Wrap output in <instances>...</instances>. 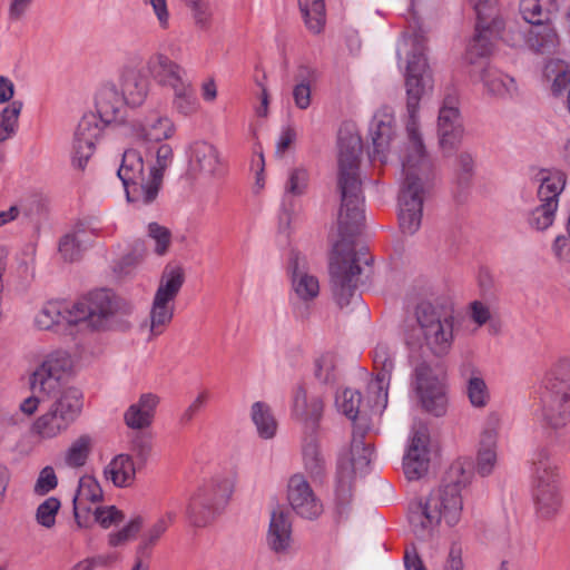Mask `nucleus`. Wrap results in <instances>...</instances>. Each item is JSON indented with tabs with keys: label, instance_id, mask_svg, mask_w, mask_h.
Returning a JSON list of instances; mask_svg holds the SVG:
<instances>
[{
	"label": "nucleus",
	"instance_id": "obj_32",
	"mask_svg": "<svg viewBox=\"0 0 570 570\" xmlns=\"http://www.w3.org/2000/svg\"><path fill=\"white\" fill-rule=\"evenodd\" d=\"M138 465L130 454H118L105 468V476L118 488L130 487L136 479Z\"/></svg>",
	"mask_w": 570,
	"mask_h": 570
},
{
	"label": "nucleus",
	"instance_id": "obj_14",
	"mask_svg": "<svg viewBox=\"0 0 570 570\" xmlns=\"http://www.w3.org/2000/svg\"><path fill=\"white\" fill-rule=\"evenodd\" d=\"M415 390L424 411L436 417L446 413L448 397L444 385L432 375V370L425 362L415 366Z\"/></svg>",
	"mask_w": 570,
	"mask_h": 570
},
{
	"label": "nucleus",
	"instance_id": "obj_64",
	"mask_svg": "<svg viewBox=\"0 0 570 570\" xmlns=\"http://www.w3.org/2000/svg\"><path fill=\"white\" fill-rule=\"evenodd\" d=\"M404 563L406 570H426L416 548L413 544L407 547L405 550Z\"/></svg>",
	"mask_w": 570,
	"mask_h": 570
},
{
	"label": "nucleus",
	"instance_id": "obj_51",
	"mask_svg": "<svg viewBox=\"0 0 570 570\" xmlns=\"http://www.w3.org/2000/svg\"><path fill=\"white\" fill-rule=\"evenodd\" d=\"M468 396L473 406H485L489 400V393L483 379L474 376L469 380Z\"/></svg>",
	"mask_w": 570,
	"mask_h": 570
},
{
	"label": "nucleus",
	"instance_id": "obj_36",
	"mask_svg": "<svg viewBox=\"0 0 570 570\" xmlns=\"http://www.w3.org/2000/svg\"><path fill=\"white\" fill-rule=\"evenodd\" d=\"M480 78L491 95L503 98L512 97L517 92L514 79L498 69L491 67L482 68Z\"/></svg>",
	"mask_w": 570,
	"mask_h": 570
},
{
	"label": "nucleus",
	"instance_id": "obj_29",
	"mask_svg": "<svg viewBox=\"0 0 570 570\" xmlns=\"http://www.w3.org/2000/svg\"><path fill=\"white\" fill-rule=\"evenodd\" d=\"M525 45L535 53H552L559 46V36L550 21L534 23L525 32Z\"/></svg>",
	"mask_w": 570,
	"mask_h": 570
},
{
	"label": "nucleus",
	"instance_id": "obj_63",
	"mask_svg": "<svg viewBox=\"0 0 570 570\" xmlns=\"http://www.w3.org/2000/svg\"><path fill=\"white\" fill-rule=\"evenodd\" d=\"M470 316L479 326H482L491 320V312L487 305L475 301L471 304Z\"/></svg>",
	"mask_w": 570,
	"mask_h": 570
},
{
	"label": "nucleus",
	"instance_id": "obj_50",
	"mask_svg": "<svg viewBox=\"0 0 570 570\" xmlns=\"http://www.w3.org/2000/svg\"><path fill=\"white\" fill-rule=\"evenodd\" d=\"M361 401L362 397L358 391L346 389L341 396L338 406L348 419L354 421L360 413Z\"/></svg>",
	"mask_w": 570,
	"mask_h": 570
},
{
	"label": "nucleus",
	"instance_id": "obj_33",
	"mask_svg": "<svg viewBox=\"0 0 570 570\" xmlns=\"http://www.w3.org/2000/svg\"><path fill=\"white\" fill-rule=\"evenodd\" d=\"M317 71L306 65H301L294 76L295 86L292 90V96L295 106L301 110H306L312 104V89L311 86L317 80Z\"/></svg>",
	"mask_w": 570,
	"mask_h": 570
},
{
	"label": "nucleus",
	"instance_id": "obj_11",
	"mask_svg": "<svg viewBox=\"0 0 570 570\" xmlns=\"http://www.w3.org/2000/svg\"><path fill=\"white\" fill-rule=\"evenodd\" d=\"M476 14L475 35L470 42L464 59L475 66L479 59L487 58L493 48V40L503 30V21L495 17L497 0H469Z\"/></svg>",
	"mask_w": 570,
	"mask_h": 570
},
{
	"label": "nucleus",
	"instance_id": "obj_39",
	"mask_svg": "<svg viewBox=\"0 0 570 570\" xmlns=\"http://www.w3.org/2000/svg\"><path fill=\"white\" fill-rule=\"evenodd\" d=\"M250 417L261 439L271 440L276 435L278 424L267 403L262 401L253 403Z\"/></svg>",
	"mask_w": 570,
	"mask_h": 570
},
{
	"label": "nucleus",
	"instance_id": "obj_4",
	"mask_svg": "<svg viewBox=\"0 0 570 570\" xmlns=\"http://www.w3.org/2000/svg\"><path fill=\"white\" fill-rule=\"evenodd\" d=\"M472 478L470 460H456L446 471L442 484L430 494L411 502L407 520L413 534L421 540L431 538L442 519L448 525H455L463 510V490Z\"/></svg>",
	"mask_w": 570,
	"mask_h": 570
},
{
	"label": "nucleus",
	"instance_id": "obj_60",
	"mask_svg": "<svg viewBox=\"0 0 570 570\" xmlns=\"http://www.w3.org/2000/svg\"><path fill=\"white\" fill-rule=\"evenodd\" d=\"M190 8L193 17L198 26H205L209 19L210 12L206 0H184Z\"/></svg>",
	"mask_w": 570,
	"mask_h": 570
},
{
	"label": "nucleus",
	"instance_id": "obj_3",
	"mask_svg": "<svg viewBox=\"0 0 570 570\" xmlns=\"http://www.w3.org/2000/svg\"><path fill=\"white\" fill-rule=\"evenodd\" d=\"M72 358L65 351L48 354L30 374L32 395L24 399L20 410L27 415L36 413L39 404L46 410L32 424V433L41 439H53L68 430L82 410L79 390L65 386L63 376L72 368Z\"/></svg>",
	"mask_w": 570,
	"mask_h": 570
},
{
	"label": "nucleus",
	"instance_id": "obj_54",
	"mask_svg": "<svg viewBox=\"0 0 570 570\" xmlns=\"http://www.w3.org/2000/svg\"><path fill=\"white\" fill-rule=\"evenodd\" d=\"M148 235L156 240L155 252L158 255H164L170 244V230L167 227L159 225L158 223H150L148 225Z\"/></svg>",
	"mask_w": 570,
	"mask_h": 570
},
{
	"label": "nucleus",
	"instance_id": "obj_40",
	"mask_svg": "<svg viewBox=\"0 0 570 570\" xmlns=\"http://www.w3.org/2000/svg\"><path fill=\"white\" fill-rule=\"evenodd\" d=\"M175 312V302L154 296L149 318L150 336L160 335L170 324Z\"/></svg>",
	"mask_w": 570,
	"mask_h": 570
},
{
	"label": "nucleus",
	"instance_id": "obj_46",
	"mask_svg": "<svg viewBox=\"0 0 570 570\" xmlns=\"http://www.w3.org/2000/svg\"><path fill=\"white\" fill-rule=\"evenodd\" d=\"M173 105L179 114L187 116L196 111L197 97L189 80L173 89Z\"/></svg>",
	"mask_w": 570,
	"mask_h": 570
},
{
	"label": "nucleus",
	"instance_id": "obj_23",
	"mask_svg": "<svg viewBox=\"0 0 570 570\" xmlns=\"http://www.w3.org/2000/svg\"><path fill=\"white\" fill-rule=\"evenodd\" d=\"M147 70L159 86L171 90L188 80L186 70L163 53H156L148 59Z\"/></svg>",
	"mask_w": 570,
	"mask_h": 570
},
{
	"label": "nucleus",
	"instance_id": "obj_42",
	"mask_svg": "<svg viewBox=\"0 0 570 570\" xmlns=\"http://www.w3.org/2000/svg\"><path fill=\"white\" fill-rule=\"evenodd\" d=\"M544 76L552 80L551 90L554 96L570 88V67L562 60H553L546 65Z\"/></svg>",
	"mask_w": 570,
	"mask_h": 570
},
{
	"label": "nucleus",
	"instance_id": "obj_21",
	"mask_svg": "<svg viewBox=\"0 0 570 570\" xmlns=\"http://www.w3.org/2000/svg\"><path fill=\"white\" fill-rule=\"evenodd\" d=\"M287 497L292 509L302 518L313 520L323 512L322 503L302 474L289 479Z\"/></svg>",
	"mask_w": 570,
	"mask_h": 570
},
{
	"label": "nucleus",
	"instance_id": "obj_2",
	"mask_svg": "<svg viewBox=\"0 0 570 570\" xmlns=\"http://www.w3.org/2000/svg\"><path fill=\"white\" fill-rule=\"evenodd\" d=\"M407 147L402 157L404 183L399 195V223L403 234H415L422 222L423 202L431 187L432 166L417 129L416 112L421 98L432 89L425 58V38L415 33L406 65Z\"/></svg>",
	"mask_w": 570,
	"mask_h": 570
},
{
	"label": "nucleus",
	"instance_id": "obj_19",
	"mask_svg": "<svg viewBox=\"0 0 570 570\" xmlns=\"http://www.w3.org/2000/svg\"><path fill=\"white\" fill-rule=\"evenodd\" d=\"M373 150L370 157L381 163L386 161L391 144L395 138V118L391 107L379 109L371 124Z\"/></svg>",
	"mask_w": 570,
	"mask_h": 570
},
{
	"label": "nucleus",
	"instance_id": "obj_47",
	"mask_svg": "<svg viewBox=\"0 0 570 570\" xmlns=\"http://www.w3.org/2000/svg\"><path fill=\"white\" fill-rule=\"evenodd\" d=\"M91 439L88 435H81L72 442L65 455V462L68 466L79 468L85 465L90 453Z\"/></svg>",
	"mask_w": 570,
	"mask_h": 570
},
{
	"label": "nucleus",
	"instance_id": "obj_43",
	"mask_svg": "<svg viewBox=\"0 0 570 570\" xmlns=\"http://www.w3.org/2000/svg\"><path fill=\"white\" fill-rule=\"evenodd\" d=\"M299 9L307 28L320 33L325 23V4L323 0H299Z\"/></svg>",
	"mask_w": 570,
	"mask_h": 570
},
{
	"label": "nucleus",
	"instance_id": "obj_7",
	"mask_svg": "<svg viewBox=\"0 0 570 570\" xmlns=\"http://www.w3.org/2000/svg\"><path fill=\"white\" fill-rule=\"evenodd\" d=\"M415 317L426 347L435 356L446 355L453 343V308L443 298L423 299Z\"/></svg>",
	"mask_w": 570,
	"mask_h": 570
},
{
	"label": "nucleus",
	"instance_id": "obj_35",
	"mask_svg": "<svg viewBox=\"0 0 570 570\" xmlns=\"http://www.w3.org/2000/svg\"><path fill=\"white\" fill-rule=\"evenodd\" d=\"M174 130V124L169 118L155 114L139 125L137 137L144 141L159 142L170 138Z\"/></svg>",
	"mask_w": 570,
	"mask_h": 570
},
{
	"label": "nucleus",
	"instance_id": "obj_6",
	"mask_svg": "<svg viewBox=\"0 0 570 570\" xmlns=\"http://www.w3.org/2000/svg\"><path fill=\"white\" fill-rule=\"evenodd\" d=\"M540 401L546 428L559 432L570 424V358L560 357L546 372Z\"/></svg>",
	"mask_w": 570,
	"mask_h": 570
},
{
	"label": "nucleus",
	"instance_id": "obj_56",
	"mask_svg": "<svg viewBox=\"0 0 570 570\" xmlns=\"http://www.w3.org/2000/svg\"><path fill=\"white\" fill-rule=\"evenodd\" d=\"M458 175L461 184H468L473 176L475 157L466 150L461 151L456 157Z\"/></svg>",
	"mask_w": 570,
	"mask_h": 570
},
{
	"label": "nucleus",
	"instance_id": "obj_48",
	"mask_svg": "<svg viewBox=\"0 0 570 570\" xmlns=\"http://www.w3.org/2000/svg\"><path fill=\"white\" fill-rule=\"evenodd\" d=\"M73 499L99 503L104 499L102 489L94 476L83 475L79 480L77 493Z\"/></svg>",
	"mask_w": 570,
	"mask_h": 570
},
{
	"label": "nucleus",
	"instance_id": "obj_55",
	"mask_svg": "<svg viewBox=\"0 0 570 570\" xmlns=\"http://www.w3.org/2000/svg\"><path fill=\"white\" fill-rule=\"evenodd\" d=\"M58 485V479L53 468L45 466L36 481L33 492L38 495H45Z\"/></svg>",
	"mask_w": 570,
	"mask_h": 570
},
{
	"label": "nucleus",
	"instance_id": "obj_17",
	"mask_svg": "<svg viewBox=\"0 0 570 570\" xmlns=\"http://www.w3.org/2000/svg\"><path fill=\"white\" fill-rule=\"evenodd\" d=\"M106 125L95 112L82 116L76 129L72 146V164L76 168L85 169L94 154L96 140Z\"/></svg>",
	"mask_w": 570,
	"mask_h": 570
},
{
	"label": "nucleus",
	"instance_id": "obj_28",
	"mask_svg": "<svg viewBox=\"0 0 570 570\" xmlns=\"http://www.w3.org/2000/svg\"><path fill=\"white\" fill-rule=\"evenodd\" d=\"M190 168L207 176L222 174V164L215 146L206 141H195L190 146Z\"/></svg>",
	"mask_w": 570,
	"mask_h": 570
},
{
	"label": "nucleus",
	"instance_id": "obj_22",
	"mask_svg": "<svg viewBox=\"0 0 570 570\" xmlns=\"http://www.w3.org/2000/svg\"><path fill=\"white\" fill-rule=\"evenodd\" d=\"M292 291L297 299L307 303L315 299L320 294V283L316 276L308 272L305 257L292 252L288 262Z\"/></svg>",
	"mask_w": 570,
	"mask_h": 570
},
{
	"label": "nucleus",
	"instance_id": "obj_25",
	"mask_svg": "<svg viewBox=\"0 0 570 570\" xmlns=\"http://www.w3.org/2000/svg\"><path fill=\"white\" fill-rule=\"evenodd\" d=\"M121 95L127 106L142 105L149 92V81L146 75L136 68L125 69L120 77Z\"/></svg>",
	"mask_w": 570,
	"mask_h": 570
},
{
	"label": "nucleus",
	"instance_id": "obj_38",
	"mask_svg": "<svg viewBox=\"0 0 570 570\" xmlns=\"http://www.w3.org/2000/svg\"><path fill=\"white\" fill-rule=\"evenodd\" d=\"M184 282V268L179 265L167 264L160 276L155 296L175 302Z\"/></svg>",
	"mask_w": 570,
	"mask_h": 570
},
{
	"label": "nucleus",
	"instance_id": "obj_57",
	"mask_svg": "<svg viewBox=\"0 0 570 570\" xmlns=\"http://www.w3.org/2000/svg\"><path fill=\"white\" fill-rule=\"evenodd\" d=\"M171 147L167 144L160 145L156 153V163L151 165L148 169L149 171L160 175V177L164 178V173L166 168L171 164Z\"/></svg>",
	"mask_w": 570,
	"mask_h": 570
},
{
	"label": "nucleus",
	"instance_id": "obj_34",
	"mask_svg": "<svg viewBox=\"0 0 570 570\" xmlns=\"http://www.w3.org/2000/svg\"><path fill=\"white\" fill-rule=\"evenodd\" d=\"M303 459L305 470L314 481L322 482L326 474V461L314 434L305 439L303 445Z\"/></svg>",
	"mask_w": 570,
	"mask_h": 570
},
{
	"label": "nucleus",
	"instance_id": "obj_12",
	"mask_svg": "<svg viewBox=\"0 0 570 570\" xmlns=\"http://www.w3.org/2000/svg\"><path fill=\"white\" fill-rule=\"evenodd\" d=\"M233 493L228 479L213 481L198 490L191 498L187 513L195 527H205L220 513Z\"/></svg>",
	"mask_w": 570,
	"mask_h": 570
},
{
	"label": "nucleus",
	"instance_id": "obj_45",
	"mask_svg": "<svg viewBox=\"0 0 570 570\" xmlns=\"http://www.w3.org/2000/svg\"><path fill=\"white\" fill-rule=\"evenodd\" d=\"M533 497L538 512L542 518H550L557 513L560 507V497L557 485L547 488H533Z\"/></svg>",
	"mask_w": 570,
	"mask_h": 570
},
{
	"label": "nucleus",
	"instance_id": "obj_13",
	"mask_svg": "<svg viewBox=\"0 0 570 570\" xmlns=\"http://www.w3.org/2000/svg\"><path fill=\"white\" fill-rule=\"evenodd\" d=\"M538 198L541 204L529 217V224L537 230H546L553 224L558 208V197L564 188V176L561 173L541 174Z\"/></svg>",
	"mask_w": 570,
	"mask_h": 570
},
{
	"label": "nucleus",
	"instance_id": "obj_30",
	"mask_svg": "<svg viewBox=\"0 0 570 570\" xmlns=\"http://www.w3.org/2000/svg\"><path fill=\"white\" fill-rule=\"evenodd\" d=\"M292 522L289 513L283 509H276L271 514L267 543L276 552H285L291 544Z\"/></svg>",
	"mask_w": 570,
	"mask_h": 570
},
{
	"label": "nucleus",
	"instance_id": "obj_24",
	"mask_svg": "<svg viewBox=\"0 0 570 570\" xmlns=\"http://www.w3.org/2000/svg\"><path fill=\"white\" fill-rule=\"evenodd\" d=\"M324 404L320 396H308L306 387L299 384L293 393V415L305 422L312 433L316 431L317 423L322 417Z\"/></svg>",
	"mask_w": 570,
	"mask_h": 570
},
{
	"label": "nucleus",
	"instance_id": "obj_1",
	"mask_svg": "<svg viewBox=\"0 0 570 570\" xmlns=\"http://www.w3.org/2000/svg\"><path fill=\"white\" fill-rule=\"evenodd\" d=\"M337 213L338 239L334 243L330 258L332 292L340 307L347 306L355 295L362 265H368L371 257L362 249L356 250L353 238L364 223V196L360 178L362 139L354 125L345 124L338 130Z\"/></svg>",
	"mask_w": 570,
	"mask_h": 570
},
{
	"label": "nucleus",
	"instance_id": "obj_9",
	"mask_svg": "<svg viewBox=\"0 0 570 570\" xmlns=\"http://www.w3.org/2000/svg\"><path fill=\"white\" fill-rule=\"evenodd\" d=\"M160 397L155 393H142L124 413L126 426L135 432L129 436V450L134 453L138 468H142L151 455L153 436L142 432L155 419Z\"/></svg>",
	"mask_w": 570,
	"mask_h": 570
},
{
	"label": "nucleus",
	"instance_id": "obj_58",
	"mask_svg": "<svg viewBox=\"0 0 570 570\" xmlns=\"http://www.w3.org/2000/svg\"><path fill=\"white\" fill-rule=\"evenodd\" d=\"M90 501L73 499V515L79 527H89L94 520V511Z\"/></svg>",
	"mask_w": 570,
	"mask_h": 570
},
{
	"label": "nucleus",
	"instance_id": "obj_5",
	"mask_svg": "<svg viewBox=\"0 0 570 570\" xmlns=\"http://www.w3.org/2000/svg\"><path fill=\"white\" fill-rule=\"evenodd\" d=\"M132 305L110 289H97L78 301L71 309L60 303L49 302L37 314L35 323L39 330H50L61 321L68 324L83 323L92 330L126 331L130 327L128 316Z\"/></svg>",
	"mask_w": 570,
	"mask_h": 570
},
{
	"label": "nucleus",
	"instance_id": "obj_59",
	"mask_svg": "<svg viewBox=\"0 0 570 570\" xmlns=\"http://www.w3.org/2000/svg\"><path fill=\"white\" fill-rule=\"evenodd\" d=\"M168 528V522L165 518H160L146 533L142 543L139 546L138 551L144 553V551L150 547H153L158 539L166 532Z\"/></svg>",
	"mask_w": 570,
	"mask_h": 570
},
{
	"label": "nucleus",
	"instance_id": "obj_10",
	"mask_svg": "<svg viewBox=\"0 0 570 570\" xmlns=\"http://www.w3.org/2000/svg\"><path fill=\"white\" fill-rule=\"evenodd\" d=\"M364 431L358 426L353 431L350 456L341 460L337 469L335 502L336 511L343 517L352 499V483L356 473H363L372 459L370 443L363 441Z\"/></svg>",
	"mask_w": 570,
	"mask_h": 570
},
{
	"label": "nucleus",
	"instance_id": "obj_53",
	"mask_svg": "<svg viewBox=\"0 0 570 570\" xmlns=\"http://www.w3.org/2000/svg\"><path fill=\"white\" fill-rule=\"evenodd\" d=\"M124 520V513L115 505L98 507L94 511V521L99 523L102 528H109L112 524H118Z\"/></svg>",
	"mask_w": 570,
	"mask_h": 570
},
{
	"label": "nucleus",
	"instance_id": "obj_8",
	"mask_svg": "<svg viewBox=\"0 0 570 570\" xmlns=\"http://www.w3.org/2000/svg\"><path fill=\"white\" fill-rule=\"evenodd\" d=\"M117 176L124 185L127 202L137 208L153 205L164 181L160 175L145 170L142 155L135 148L124 151Z\"/></svg>",
	"mask_w": 570,
	"mask_h": 570
},
{
	"label": "nucleus",
	"instance_id": "obj_41",
	"mask_svg": "<svg viewBox=\"0 0 570 570\" xmlns=\"http://www.w3.org/2000/svg\"><path fill=\"white\" fill-rule=\"evenodd\" d=\"M497 432L494 429L485 430L481 435L480 449L478 452L476 471L480 475L487 476L492 473L497 463L495 453Z\"/></svg>",
	"mask_w": 570,
	"mask_h": 570
},
{
	"label": "nucleus",
	"instance_id": "obj_52",
	"mask_svg": "<svg viewBox=\"0 0 570 570\" xmlns=\"http://www.w3.org/2000/svg\"><path fill=\"white\" fill-rule=\"evenodd\" d=\"M142 522L141 517L134 518L120 531L109 534V544L117 547L132 539L140 531Z\"/></svg>",
	"mask_w": 570,
	"mask_h": 570
},
{
	"label": "nucleus",
	"instance_id": "obj_27",
	"mask_svg": "<svg viewBox=\"0 0 570 570\" xmlns=\"http://www.w3.org/2000/svg\"><path fill=\"white\" fill-rule=\"evenodd\" d=\"M308 185L309 173L305 167L299 166L288 170L283 195V212L288 220L291 215L296 212L295 198L304 196Z\"/></svg>",
	"mask_w": 570,
	"mask_h": 570
},
{
	"label": "nucleus",
	"instance_id": "obj_37",
	"mask_svg": "<svg viewBox=\"0 0 570 570\" xmlns=\"http://www.w3.org/2000/svg\"><path fill=\"white\" fill-rule=\"evenodd\" d=\"M314 377L320 384L334 386L341 379L338 355L324 352L314 361Z\"/></svg>",
	"mask_w": 570,
	"mask_h": 570
},
{
	"label": "nucleus",
	"instance_id": "obj_26",
	"mask_svg": "<svg viewBox=\"0 0 570 570\" xmlns=\"http://www.w3.org/2000/svg\"><path fill=\"white\" fill-rule=\"evenodd\" d=\"M126 105L124 96L119 94L115 83L104 85L96 96L97 115L104 124H111L122 118V109Z\"/></svg>",
	"mask_w": 570,
	"mask_h": 570
},
{
	"label": "nucleus",
	"instance_id": "obj_16",
	"mask_svg": "<svg viewBox=\"0 0 570 570\" xmlns=\"http://www.w3.org/2000/svg\"><path fill=\"white\" fill-rule=\"evenodd\" d=\"M430 433L428 425L415 421L412 425L410 444L403 458V469L409 480L424 475L430 463Z\"/></svg>",
	"mask_w": 570,
	"mask_h": 570
},
{
	"label": "nucleus",
	"instance_id": "obj_18",
	"mask_svg": "<svg viewBox=\"0 0 570 570\" xmlns=\"http://www.w3.org/2000/svg\"><path fill=\"white\" fill-rule=\"evenodd\" d=\"M438 136L444 151H452L463 136V124L455 95H446L439 110Z\"/></svg>",
	"mask_w": 570,
	"mask_h": 570
},
{
	"label": "nucleus",
	"instance_id": "obj_62",
	"mask_svg": "<svg viewBox=\"0 0 570 570\" xmlns=\"http://www.w3.org/2000/svg\"><path fill=\"white\" fill-rule=\"evenodd\" d=\"M150 4L161 29L169 27V12L166 0H145Z\"/></svg>",
	"mask_w": 570,
	"mask_h": 570
},
{
	"label": "nucleus",
	"instance_id": "obj_31",
	"mask_svg": "<svg viewBox=\"0 0 570 570\" xmlns=\"http://www.w3.org/2000/svg\"><path fill=\"white\" fill-rule=\"evenodd\" d=\"M533 488L557 485V465L546 448L534 451L531 459Z\"/></svg>",
	"mask_w": 570,
	"mask_h": 570
},
{
	"label": "nucleus",
	"instance_id": "obj_20",
	"mask_svg": "<svg viewBox=\"0 0 570 570\" xmlns=\"http://www.w3.org/2000/svg\"><path fill=\"white\" fill-rule=\"evenodd\" d=\"M99 230V219L97 217H87L78 222L75 230L66 234L59 242V253L63 261H78L87 247L91 245L88 235L97 236Z\"/></svg>",
	"mask_w": 570,
	"mask_h": 570
},
{
	"label": "nucleus",
	"instance_id": "obj_15",
	"mask_svg": "<svg viewBox=\"0 0 570 570\" xmlns=\"http://www.w3.org/2000/svg\"><path fill=\"white\" fill-rule=\"evenodd\" d=\"M394 353L385 343H379L373 351L374 380L368 384L373 409L382 411L387 405V391L394 370Z\"/></svg>",
	"mask_w": 570,
	"mask_h": 570
},
{
	"label": "nucleus",
	"instance_id": "obj_44",
	"mask_svg": "<svg viewBox=\"0 0 570 570\" xmlns=\"http://www.w3.org/2000/svg\"><path fill=\"white\" fill-rule=\"evenodd\" d=\"M22 107V101L13 100L0 111V144L16 135Z\"/></svg>",
	"mask_w": 570,
	"mask_h": 570
},
{
	"label": "nucleus",
	"instance_id": "obj_49",
	"mask_svg": "<svg viewBox=\"0 0 570 570\" xmlns=\"http://www.w3.org/2000/svg\"><path fill=\"white\" fill-rule=\"evenodd\" d=\"M60 509V501L50 497L46 499L38 508L36 512V520L39 524L45 528H52L56 523V515Z\"/></svg>",
	"mask_w": 570,
	"mask_h": 570
},
{
	"label": "nucleus",
	"instance_id": "obj_61",
	"mask_svg": "<svg viewBox=\"0 0 570 570\" xmlns=\"http://www.w3.org/2000/svg\"><path fill=\"white\" fill-rule=\"evenodd\" d=\"M208 399V392L202 391L197 397L193 401V403L184 411L180 415L179 422L183 425H187L191 422L195 414L200 410V407L205 404Z\"/></svg>",
	"mask_w": 570,
	"mask_h": 570
}]
</instances>
